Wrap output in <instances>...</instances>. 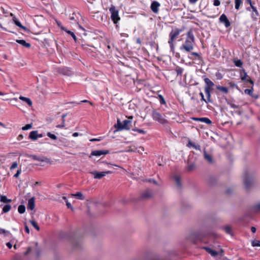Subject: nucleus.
<instances>
[{"label": "nucleus", "mask_w": 260, "mask_h": 260, "mask_svg": "<svg viewBox=\"0 0 260 260\" xmlns=\"http://www.w3.org/2000/svg\"><path fill=\"white\" fill-rule=\"evenodd\" d=\"M66 205L69 209H71L72 211H74V208L70 203L68 202V201H66Z\"/></svg>", "instance_id": "obj_53"}, {"label": "nucleus", "mask_w": 260, "mask_h": 260, "mask_svg": "<svg viewBox=\"0 0 260 260\" xmlns=\"http://www.w3.org/2000/svg\"><path fill=\"white\" fill-rule=\"evenodd\" d=\"M47 135L48 137H49L50 138H51L52 140H56L57 137L53 134H51L50 132H48L47 133Z\"/></svg>", "instance_id": "obj_45"}, {"label": "nucleus", "mask_w": 260, "mask_h": 260, "mask_svg": "<svg viewBox=\"0 0 260 260\" xmlns=\"http://www.w3.org/2000/svg\"><path fill=\"white\" fill-rule=\"evenodd\" d=\"M252 245L253 246H260V243L258 241H254L252 243Z\"/></svg>", "instance_id": "obj_55"}, {"label": "nucleus", "mask_w": 260, "mask_h": 260, "mask_svg": "<svg viewBox=\"0 0 260 260\" xmlns=\"http://www.w3.org/2000/svg\"><path fill=\"white\" fill-rule=\"evenodd\" d=\"M108 150H97L92 151L90 154V156H100L102 155H106L109 153Z\"/></svg>", "instance_id": "obj_11"}, {"label": "nucleus", "mask_w": 260, "mask_h": 260, "mask_svg": "<svg viewBox=\"0 0 260 260\" xmlns=\"http://www.w3.org/2000/svg\"><path fill=\"white\" fill-rule=\"evenodd\" d=\"M245 93L249 95L250 96L252 97H254L255 99L257 98L258 96H254L253 95V88L252 87L251 89H246L244 90Z\"/></svg>", "instance_id": "obj_31"}, {"label": "nucleus", "mask_w": 260, "mask_h": 260, "mask_svg": "<svg viewBox=\"0 0 260 260\" xmlns=\"http://www.w3.org/2000/svg\"><path fill=\"white\" fill-rule=\"evenodd\" d=\"M111 14V18L113 22L116 24L120 20V17L118 15V11L116 8L112 6L109 9Z\"/></svg>", "instance_id": "obj_6"}, {"label": "nucleus", "mask_w": 260, "mask_h": 260, "mask_svg": "<svg viewBox=\"0 0 260 260\" xmlns=\"http://www.w3.org/2000/svg\"><path fill=\"white\" fill-rule=\"evenodd\" d=\"M20 173H21V170H18L16 173L14 175V177L17 178Z\"/></svg>", "instance_id": "obj_60"}, {"label": "nucleus", "mask_w": 260, "mask_h": 260, "mask_svg": "<svg viewBox=\"0 0 260 260\" xmlns=\"http://www.w3.org/2000/svg\"><path fill=\"white\" fill-rule=\"evenodd\" d=\"M185 27L184 26L180 28H175L173 29L169 34V40L168 43L170 45V49L172 51H174L175 46L173 43L174 40L179 35V34L184 31Z\"/></svg>", "instance_id": "obj_2"}, {"label": "nucleus", "mask_w": 260, "mask_h": 260, "mask_svg": "<svg viewBox=\"0 0 260 260\" xmlns=\"http://www.w3.org/2000/svg\"><path fill=\"white\" fill-rule=\"evenodd\" d=\"M158 97H159V102H160V104H165L166 103V102H165V100L164 97L162 96V95H159Z\"/></svg>", "instance_id": "obj_52"}, {"label": "nucleus", "mask_w": 260, "mask_h": 260, "mask_svg": "<svg viewBox=\"0 0 260 260\" xmlns=\"http://www.w3.org/2000/svg\"><path fill=\"white\" fill-rule=\"evenodd\" d=\"M174 180H175L177 185H178V186L180 187L181 186V182L180 180L179 177L178 176H175L174 177Z\"/></svg>", "instance_id": "obj_44"}, {"label": "nucleus", "mask_w": 260, "mask_h": 260, "mask_svg": "<svg viewBox=\"0 0 260 260\" xmlns=\"http://www.w3.org/2000/svg\"><path fill=\"white\" fill-rule=\"evenodd\" d=\"M246 3L250 5V6L251 7V5H253L254 3L252 2V0H245Z\"/></svg>", "instance_id": "obj_62"}, {"label": "nucleus", "mask_w": 260, "mask_h": 260, "mask_svg": "<svg viewBox=\"0 0 260 260\" xmlns=\"http://www.w3.org/2000/svg\"><path fill=\"white\" fill-rule=\"evenodd\" d=\"M61 29L66 31L68 34L70 35L73 37V38L74 40V41L75 42H76L77 38H76L75 34L73 32H72V31H71L70 30H67V29L66 27H63V26H61Z\"/></svg>", "instance_id": "obj_27"}, {"label": "nucleus", "mask_w": 260, "mask_h": 260, "mask_svg": "<svg viewBox=\"0 0 260 260\" xmlns=\"http://www.w3.org/2000/svg\"><path fill=\"white\" fill-rule=\"evenodd\" d=\"M56 71L58 73L64 75L70 76L71 75V71L66 67L58 68Z\"/></svg>", "instance_id": "obj_13"}, {"label": "nucleus", "mask_w": 260, "mask_h": 260, "mask_svg": "<svg viewBox=\"0 0 260 260\" xmlns=\"http://www.w3.org/2000/svg\"><path fill=\"white\" fill-rule=\"evenodd\" d=\"M199 94H200V96L201 97V100L202 101H204L206 103V99L204 98L203 93L201 92Z\"/></svg>", "instance_id": "obj_58"}, {"label": "nucleus", "mask_w": 260, "mask_h": 260, "mask_svg": "<svg viewBox=\"0 0 260 260\" xmlns=\"http://www.w3.org/2000/svg\"><path fill=\"white\" fill-rule=\"evenodd\" d=\"M223 229L226 233L230 234V235L232 234V228L230 226H229V225L225 226L223 228Z\"/></svg>", "instance_id": "obj_36"}, {"label": "nucleus", "mask_w": 260, "mask_h": 260, "mask_svg": "<svg viewBox=\"0 0 260 260\" xmlns=\"http://www.w3.org/2000/svg\"><path fill=\"white\" fill-rule=\"evenodd\" d=\"M195 44V38L191 29H190L186 34L185 41L180 47V49L186 52H191L194 48Z\"/></svg>", "instance_id": "obj_1"}, {"label": "nucleus", "mask_w": 260, "mask_h": 260, "mask_svg": "<svg viewBox=\"0 0 260 260\" xmlns=\"http://www.w3.org/2000/svg\"><path fill=\"white\" fill-rule=\"evenodd\" d=\"M219 20L220 22L224 24L225 27H228L231 25V23L228 19L227 16L224 14H222L219 17Z\"/></svg>", "instance_id": "obj_12"}, {"label": "nucleus", "mask_w": 260, "mask_h": 260, "mask_svg": "<svg viewBox=\"0 0 260 260\" xmlns=\"http://www.w3.org/2000/svg\"><path fill=\"white\" fill-rule=\"evenodd\" d=\"M195 168H196L195 165L194 164H191L188 166L187 170L189 171H191L193 170L194 169H195Z\"/></svg>", "instance_id": "obj_49"}, {"label": "nucleus", "mask_w": 260, "mask_h": 260, "mask_svg": "<svg viewBox=\"0 0 260 260\" xmlns=\"http://www.w3.org/2000/svg\"><path fill=\"white\" fill-rule=\"evenodd\" d=\"M11 209V206L9 204H7L4 206L3 208V211L4 213H7L9 212Z\"/></svg>", "instance_id": "obj_40"}, {"label": "nucleus", "mask_w": 260, "mask_h": 260, "mask_svg": "<svg viewBox=\"0 0 260 260\" xmlns=\"http://www.w3.org/2000/svg\"><path fill=\"white\" fill-rule=\"evenodd\" d=\"M29 138L32 140H36L38 138V131H34L30 133Z\"/></svg>", "instance_id": "obj_26"}, {"label": "nucleus", "mask_w": 260, "mask_h": 260, "mask_svg": "<svg viewBox=\"0 0 260 260\" xmlns=\"http://www.w3.org/2000/svg\"><path fill=\"white\" fill-rule=\"evenodd\" d=\"M192 119L196 121H201L204 122L208 124H210L212 123V121L208 118L206 117H202V118H197V117H192Z\"/></svg>", "instance_id": "obj_17"}, {"label": "nucleus", "mask_w": 260, "mask_h": 260, "mask_svg": "<svg viewBox=\"0 0 260 260\" xmlns=\"http://www.w3.org/2000/svg\"><path fill=\"white\" fill-rule=\"evenodd\" d=\"M213 5L215 6H218L220 5V2L219 0H214Z\"/></svg>", "instance_id": "obj_57"}, {"label": "nucleus", "mask_w": 260, "mask_h": 260, "mask_svg": "<svg viewBox=\"0 0 260 260\" xmlns=\"http://www.w3.org/2000/svg\"><path fill=\"white\" fill-rule=\"evenodd\" d=\"M235 65L237 67L241 68L243 65V62L240 59L235 60L234 61Z\"/></svg>", "instance_id": "obj_42"}, {"label": "nucleus", "mask_w": 260, "mask_h": 260, "mask_svg": "<svg viewBox=\"0 0 260 260\" xmlns=\"http://www.w3.org/2000/svg\"><path fill=\"white\" fill-rule=\"evenodd\" d=\"M71 196L76 197L78 199H81V192L80 191H79L75 194H71Z\"/></svg>", "instance_id": "obj_50"}, {"label": "nucleus", "mask_w": 260, "mask_h": 260, "mask_svg": "<svg viewBox=\"0 0 260 260\" xmlns=\"http://www.w3.org/2000/svg\"><path fill=\"white\" fill-rule=\"evenodd\" d=\"M6 245L9 249H11L12 247V244L11 243V242L7 243Z\"/></svg>", "instance_id": "obj_64"}, {"label": "nucleus", "mask_w": 260, "mask_h": 260, "mask_svg": "<svg viewBox=\"0 0 260 260\" xmlns=\"http://www.w3.org/2000/svg\"><path fill=\"white\" fill-rule=\"evenodd\" d=\"M252 210L254 212H260V203H257L252 207Z\"/></svg>", "instance_id": "obj_34"}, {"label": "nucleus", "mask_w": 260, "mask_h": 260, "mask_svg": "<svg viewBox=\"0 0 260 260\" xmlns=\"http://www.w3.org/2000/svg\"><path fill=\"white\" fill-rule=\"evenodd\" d=\"M188 147H192L196 150H200V146L199 145H196L193 142H191V141H189L188 144L187 145Z\"/></svg>", "instance_id": "obj_29"}, {"label": "nucleus", "mask_w": 260, "mask_h": 260, "mask_svg": "<svg viewBox=\"0 0 260 260\" xmlns=\"http://www.w3.org/2000/svg\"><path fill=\"white\" fill-rule=\"evenodd\" d=\"M18 211L20 214H23L25 211V207L23 205H20L18 206Z\"/></svg>", "instance_id": "obj_37"}, {"label": "nucleus", "mask_w": 260, "mask_h": 260, "mask_svg": "<svg viewBox=\"0 0 260 260\" xmlns=\"http://www.w3.org/2000/svg\"><path fill=\"white\" fill-rule=\"evenodd\" d=\"M122 123L121 122L120 120L118 119L117 121V124L115 125V127L117 128V131H121L123 130L122 127Z\"/></svg>", "instance_id": "obj_32"}, {"label": "nucleus", "mask_w": 260, "mask_h": 260, "mask_svg": "<svg viewBox=\"0 0 260 260\" xmlns=\"http://www.w3.org/2000/svg\"><path fill=\"white\" fill-rule=\"evenodd\" d=\"M150 260H167L164 256L156 255L151 257Z\"/></svg>", "instance_id": "obj_35"}, {"label": "nucleus", "mask_w": 260, "mask_h": 260, "mask_svg": "<svg viewBox=\"0 0 260 260\" xmlns=\"http://www.w3.org/2000/svg\"><path fill=\"white\" fill-rule=\"evenodd\" d=\"M32 124L30 123V124H27L26 125H25L24 126H23L22 127V129L23 131H26V130H27V129H30L32 128Z\"/></svg>", "instance_id": "obj_46"}, {"label": "nucleus", "mask_w": 260, "mask_h": 260, "mask_svg": "<svg viewBox=\"0 0 260 260\" xmlns=\"http://www.w3.org/2000/svg\"><path fill=\"white\" fill-rule=\"evenodd\" d=\"M35 207V198L32 197L29 199L27 204V209L30 210L34 209Z\"/></svg>", "instance_id": "obj_18"}, {"label": "nucleus", "mask_w": 260, "mask_h": 260, "mask_svg": "<svg viewBox=\"0 0 260 260\" xmlns=\"http://www.w3.org/2000/svg\"><path fill=\"white\" fill-rule=\"evenodd\" d=\"M152 193L148 190L145 191L141 195V198L143 199H148L151 198Z\"/></svg>", "instance_id": "obj_22"}, {"label": "nucleus", "mask_w": 260, "mask_h": 260, "mask_svg": "<svg viewBox=\"0 0 260 260\" xmlns=\"http://www.w3.org/2000/svg\"><path fill=\"white\" fill-rule=\"evenodd\" d=\"M32 158L34 160L39 161L45 162L47 163H49L50 162V159L44 156H38L37 155H34L32 156Z\"/></svg>", "instance_id": "obj_15"}, {"label": "nucleus", "mask_w": 260, "mask_h": 260, "mask_svg": "<svg viewBox=\"0 0 260 260\" xmlns=\"http://www.w3.org/2000/svg\"><path fill=\"white\" fill-rule=\"evenodd\" d=\"M190 55L191 56H195L196 58H198L199 59H202V57L200 55V54H199L197 52H192L191 54H190Z\"/></svg>", "instance_id": "obj_48"}, {"label": "nucleus", "mask_w": 260, "mask_h": 260, "mask_svg": "<svg viewBox=\"0 0 260 260\" xmlns=\"http://www.w3.org/2000/svg\"><path fill=\"white\" fill-rule=\"evenodd\" d=\"M132 123L130 120L126 119L123 121L122 127L123 129L129 130L130 129L129 125Z\"/></svg>", "instance_id": "obj_21"}, {"label": "nucleus", "mask_w": 260, "mask_h": 260, "mask_svg": "<svg viewBox=\"0 0 260 260\" xmlns=\"http://www.w3.org/2000/svg\"><path fill=\"white\" fill-rule=\"evenodd\" d=\"M204 158L207 160L209 163L212 164L213 162V159L212 158V156L208 153L206 151H204Z\"/></svg>", "instance_id": "obj_23"}, {"label": "nucleus", "mask_w": 260, "mask_h": 260, "mask_svg": "<svg viewBox=\"0 0 260 260\" xmlns=\"http://www.w3.org/2000/svg\"><path fill=\"white\" fill-rule=\"evenodd\" d=\"M251 8L252 9V13L251 14V17L254 21L258 20V17L259 16V13H258L256 8L254 5H251Z\"/></svg>", "instance_id": "obj_10"}, {"label": "nucleus", "mask_w": 260, "mask_h": 260, "mask_svg": "<svg viewBox=\"0 0 260 260\" xmlns=\"http://www.w3.org/2000/svg\"><path fill=\"white\" fill-rule=\"evenodd\" d=\"M212 90V89H210L209 87H205V93L207 97V98L206 99V103L207 104L212 102L211 100V91Z\"/></svg>", "instance_id": "obj_16"}, {"label": "nucleus", "mask_w": 260, "mask_h": 260, "mask_svg": "<svg viewBox=\"0 0 260 260\" xmlns=\"http://www.w3.org/2000/svg\"><path fill=\"white\" fill-rule=\"evenodd\" d=\"M24 230H25V231L26 233H27L28 234H29V228L28 227V226L25 224V226H24Z\"/></svg>", "instance_id": "obj_61"}, {"label": "nucleus", "mask_w": 260, "mask_h": 260, "mask_svg": "<svg viewBox=\"0 0 260 260\" xmlns=\"http://www.w3.org/2000/svg\"><path fill=\"white\" fill-rule=\"evenodd\" d=\"M0 201L1 202H3V203H9V202H11V200L10 199H8L6 196H2L1 195L0 196Z\"/></svg>", "instance_id": "obj_33"}, {"label": "nucleus", "mask_w": 260, "mask_h": 260, "mask_svg": "<svg viewBox=\"0 0 260 260\" xmlns=\"http://www.w3.org/2000/svg\"><path fill=\"white\" fill-rule=\"evenodd\" d=\"M152 116L154 120L157 121L161 124L168 123L167 120H166L164 117L165 115L160 113L156 110L153 111Z\"/></svg>", "instance_id": "obj_4"}, {"label": "nucleus", "mask_w": 260, "mask_h": 260, "mask_svg": "<svg viewBox=\"0 0 260 260\" xmlns=\"http://www.w3.org/2000/svg\"><path fill=\"white\" fill-rule=\"evenodd\" d=\"M204 80L206 83L205 87H209L210 89H212V87L214 85V83L208 78H205Z\"/></svg>", "instance_id": "obj_20"}, {"label": "nucleus", "mask_w": 260, "mask_h": 260, "mask_svg": "<svg viewBox=\"0 0 260 260\" xmlns=\"http://www.w3.org/2000/svg\"><path fill=\"white\" fill-rule=\"evenodd\" d=\"M202 248L205 250L208 253L210 254L213 257H215L219 254L222 255L223 252V251L222 249H221L220 252H218L208 247H202Z\"/></svg>", "instance_id": "obj_9"}, {"label": "nucleus", "mask_w": 260, "mask_h": 260, "mask_svg": "<svg viewBox=\"0 0 260 260\" xmlns=\"http://www.w3.org/2000/svg\"><path fill=\"white\" fill-rule=\"evenodd\" d=\"M31 250V248L30 247H28L27 248V251L25 252L24 254L25 255L28 254L30 252Z\"/></svg>", "instance_id": "obj_63"}, {"label": "nucleus", "mask_w": 260, "mask_h": 260, "mask_svg": "<svg viewBox=\"0 0 260 260\" xmlns=\"http://www.w3.org/2000/svg\"><path fill=\"white\" fill-rule=\"evenodd\" d=\"M244 183L245 185V187L246 189H248L252 183V181L251 179L249 177V175L248 172H245L244 175Z\"/></svg>", "instance_id": "obj_8"}, {"label": "nucleus", "mask_w": 260, "mask_h": 260, "mask_svg": "<svg viewBox=\"0 0 260 260\" xmlns=\"http://www.w3.org/2000/svg\"><path fill=\"white\" fill-rule=\"evenodd\" d=\"M66 117V115H62V124L61 125H58L56 127H64L63 123L64 122V118Z\"/></svg>", "instance_id": "obj_54"}, {"label": "nucleus", "mask_w": 260, "mask_h": 260, "mask_svg": "<svg viewBox=\"0 0 260 260\" xmlns=\"http://www.w3.org/2000/svg\"><path fill=\"white\" fill-rule=\"evenodd\" d=\"M175 71L178 76H182V73L183 72V69L180 67H177Z\"/></svg>", "instance_id": "obj_41"}, {"label": "nucleus", "mask_w": 260, "mask_h": 260, "mask_svg": "<svg viewBox=\"0 0 260 260\" xmlns=\"http://www.w3.org/2000/svg\"><path fill=\"white\" fill-rule=\"evenodd\" d=\"M13 20L14 22V23L16 24V25H17V26L22 28L23 29H24L25 31H28V29L26 27L23 26L21 24V23L16 18L14 17L13 18Z\"/></svg>", "instance_id": "obj_24"}, {"label": "nucleus", "mask_w": 260, "mask_h": 260, "mask_svg": "<svg viewBox=\"0 0 260 260\" xmlns=\"http://www.w3.org/2000/svg\"><path fill=\"white\" fill-rule=\"evenodd\" d=\"M113 172L112 171H103V172H98L94 171L91 173L94 176V178L100 179L103 177L105 176L107 174H112Z\"/></svg>", "instance_id": "obj_7"}, {"label": "nucleus", "mask_w": 260, "mask_h": 260, "mask_svg": "<svg viewBox=\"0 0 260 260\" xmlns=\"http://www.w3.org/2000/svg\"><path fill=\"white\" fill-rule=\"evenodd\" d=\"M160 4L156 1H153L150 6V8L151 11L155 14H157L158 12V8L160 7Z\"/></svg>", "instance_id": "obj_14"}, {"label": "nucleus", "mask_w": 260, "mask_h": 260, "mask_svg": "<svg viewBox=\"0 0 260 260\" xmlns=\"http://www.w3.org/2000/svg\"><path fill=\"white\" fill-rule=\"evenodd\" d=\"M31 224L38 231H39L40 229L39 225H38L37 222L34 220H30L29 221Z\"/></svg>", "instance_id": "obj_38"}, {"label": "nucleus", "mask_w": 260, "mask_h": 260, "mask_svg": "<svg viewBox=\"0 0 260 260\" xmlns=\"http://www.w3.org/2000/svg\"><path fill=\"white\" fill-rule=\"evenodd\" d=\"M242 3V0H235V9L237 10H239Z\"/></svg>", "instance_id": "obj_39"}, {"label": "nucleus", "mask_w": 260, "mask_h": 260, "mask_svg": "<svg viewBox=\"0 0 260 260\" xmlns=\"http://www.w3.org/2000/svg\"><path fill=\"white\" fill-rule=\"evenodd\" d=\"M19 99L24 102H25L29 106H31L32 104L31 101L29 98L20 96L19 97Z\"/></svg>", "instance_id": "obj_28"}, {"label": "nucleus", "mask_w": 260, "mask_h": 260, "mask_svg": "<svg viewBox=\"0 0 260 260\" xmlns=\"http://www.w3.org/2000/svg\"><path fill=\"white\" fill-rule=\"evenodd\" d=\"M86 206H87V208L89 209L94 207L95 206V205L92 202L87 201Z\"/></svg>", "instance_id": "obj_47"}, {"label": "nucleus", "mask_w": 260, "mask_h": 260, "mask_svg": "<svg viewBox=\"0 0 260 260\" xmlns=\"http://www.w3.org/2000/svg\"><path fill=\"white\" fill-rule=\"evenodd\" d=\"M133 131L137 132L140 134H145L146 133V132L142 129H138V128H134L133 129Z\"/></svg>", "instance_id": "obj_51"}, {"label": "nucleus", "mask_w": 260, "mask_h": 260, "mask_svg": "<svg viewBox=\"0 0 260 260\" xmlns=\"http://www.w3.org/2000/svg\"><path fill=\"white\" fill-rule=\"evenodd\" d=\"M16 42L19 43V44L22 45L23 46L26 48H29L30 47V44L26 42V41L24 40H16Z\"/></svg>", "instance_id": "obj_25"}, {"label": "nucleus", "mask_w": 260, "mask_h": 260, "mask_svg": "<svg viewBox=\"0 0 260 260\" xmlns=\"http://www.w3.org/2000/svg\"><path fill=\"white\" fill-rule=\"evenodd\" d=\"M203 235L199 232H193L190 233L188 237V240L196 244L198 241L202 240Z\"/></svg>", "instance_id": "obj_5"}, {"label": "nucleus", "mask_w": 260, "mask_h": 260, "mask_svg": "<svg viewBox=\"0 0 260 260\" xmlns=\"http://www.w3.org/2000/svg\"><path fill=\"white\" fill-rule=\"evenodd\" d=\"M17 166H18V164H17V162H16V161L13 162L12 165H11V166L10 167V169L11 170H13V169L17 168Z\"/></svg>", "instance_id": "obj_56"}, {"label": "nucleus", "mask_w": 260, "mask_h": 260, "mask_svg": "<svg viewBox=\"0 0 260 260\" xmlns=\"http://www.w3.org/2000/svg\"><path fill=\"white\" fill-rule=\"evenodd\" d=\"M67 238L71 241L74 248H76L80 244V231L79 229L72 232L67 235Z\"/></svg>", "instance_id": "obj_3"}, {"label": "nucleus", "mask_w": 260, "mask_h": 260, "mask_svg": "<svg viewBox=\"0 0 260 260\" xmlns=\"http://www.w3.org/2000/svg\"><path fill=\"white\" fill-rule=\"evenodd\" d=\"M0 234H5L6 236H8L11 235V233L8 231L0 228Z\"/></svg>", "instance_id": "obj_43"}, {"label": "nucleus", "mask_w": 260, "mask_h": 260, "mask_svg": "<svg viewBox=\"0 0 260 260\" xmlns=\"http://www.w3.org/2000/svg\"><path fill=\"white\" fill-rule=\"evenodd\" d=\"M216 89L223 92V93L227 94L229 92V89L226 87L216 86Z\"/></svg>", "instance_id": "obj_30"}, {"label": "nucleus", "mask_w": 260, "mask_h": 260, "mask_svg": "<svg viewBox=\"0 0 260 260\" xmlns=\"http://www.w3.org/2000/svg\"><path fill=\"white\" fill-rule=\"evenodd\" d=\"M243 72L244 75L241 76V80L247 82H248L253 85L254 84V82L247 75V73L245 71V70H243Z\"/></svg>", "instance_id": "obj_19"}, {"label": "nucleus", "mask_w": 260, "mask_h": 260, "mask_svg": "<svg viewBox=\"0 0 260 260\" xmlns=\"http://www.w3.org/2000/svg\"><path fill=\"white\" fill-rule=\"evenodd\" d=\"M108 166L109 168H111L112 166H114V167H116L117 168H121V167L117 165H114V164H110V163H107Z\"/></svg>", "instance_id": "obj_59"}]
</instances>
